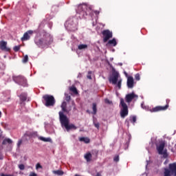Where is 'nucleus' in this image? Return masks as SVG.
<instances>
[{"mask_svg":"<svg viewBox=\"0 0 176 176\" xmlns=\"http://www.w3.org/2000/svg\"><path fill=\"white\" fill-rule=\"evenodd\" d=\"M67 24H68V27L70 28L71 31H75L76 30L78 24L76 22H74V20L70 19L67 21Z\"/></svg>","mask_w":176,"mask_h":176,"instance_id":"4468645a","label":"nucleus"},{"mask_svg":"<svg viewBox=\"0 0 176 176\" xmlns=\"http://www.w3.org/2000/svg\"><path fill=\"white\" fill-rule=\"evenodd\" d=\"M79 141H80V142H85V144L90 143V139L89 138H85V137L80 138Z\"/></svg>","mask_w":176,"mask_h":176,"instance_id":"4be33fe9","label":"nucleus"},{"mask_svg":"<svg viewBox=\"0 0 176 176\" xmlns=\"http://www.w3.org/2000/svg\"><path fill=\"white\" fill-rule=\"evenodd\" d=\"M102 34L103 35V42L104 43L111 39V32L109 30H103Z\"/></svg>","mask_w":176,"mask_h":176,"instance_id":"f8f14e48","label":"nucleus"},{"mask_svg":"<svg viewBox=\"0 0 176 176\" xmlns=\"http://www.w3.org/2000/svg\"><path fill=\"white\" fill-rule=\"evenodd\" d=\"M166 144L164 142H162L159 144V146H157V151L159 153V155H163L164 157L166 159L168 157V154H167V151H164V146Z\"/></svg>","mask_w":176,"mask_h":176,"instance_id":"1a4fd4ad","label":"nucleus"},{"mask_svg":"<svg viewBox=\"0 0 176 176\" xmlns=\"http://www.w3.org/2000/svg\"><path fill=\"white\" fill-rule=\"evenodd\" d=\"M112 60H113V58H111V61H112Z\"/></svg>","mask_w":176,"mask_h":176,"instance_id":"13d9d810","label":"nucleus"},{"mask_svg":"<svg viewBox=\"0 0 176 176\" xmlns=\"http://www.w3.org/2000/svg\"><path fill=\"white\" fill-rule=\"evenodd\" d=\"M84 157L85 160L89 162H91V157H93V155H91V153L88 152L85 155Z\"/></svg>","mask_w":176,"mask_h":176,"instance_id":"6ab92c4d","label":"nucleus"},{"mask_svg":"<svg viewBox=\"0 0 176 176\" xmlns=\"http://www.w3.org/2000/svg\"><path fill=\"white\" fill-rule=\"evenodd\" d=\"M98 155V151H96V152H95V157H96V159H97Z\"/></svg>","mask_w":176,"mask_h":176,"instance_id":"de8ad7c7","label":"nucleus"},{"mask_svg":"<svg viewBox=\"0 0 176 176\" xmlns=\"http://www.w3.org/2000/svg\"><path fill=\"white\" fill-rule=\"evenodd\" d=\"M38 140H40L41 141H43V142H52V138H46L42 136H39Z\"/></svg>","mask_w":176,"mask_h":176,"instance_id":"412c9836","label":"nucleus"},{"mask_svg":"<svg viewBox=\"0 0 176 176\" xmlns=\"http://www.w3.org/2000/svg\"><path fill=\"white\" fill-rule=\"evenodd\" d=\"M0 176H13V175H6L5 173H1Z\"/></svg>","mask_w":176,"mask_h":176,"instance_id":"a18cd8bd","label":"nucleus"},{"mask_svg":"<svg viewBox=\"0 0 176 176\" xmlns=\"http://www.w3.org/2000/svg\"><path fill=\"white\" fill-rule=\"evenodd\" d=\"M58 115L60 122L62 126H65L67 131H69V130H76V126L74 124H69V119H68V117H67L63 111H59Z\"/></svg>","mask_w":176,"mask_h":176,"instance_id":"f03ea898","label":"nucleus"},{"mask_svg":"<svg viewBox=\"0 0 176 176\" xmlns=\"http://www.w3.org/2000/svg\"><path fill=\"white\" fill-rule=\"evenodd\" d=\"M129 120L131 123H133L134 124L137 122V116H132L129 118Z\"/></svg>","mask_w":176,"mask_h":176,"instance_id":"a878e982","label":"nucleus"},{"mask_svg":"<svg viewBox=\"0 0 176 176\" xmlns=\"http://www.w3.org/2000/svg\"><path fill=\"white\" fill-rule=\"evenodd\" d=\"M95 176H101V173H98Z\"/></svg>","mask_w":176,"mask_h":176,"instance_id":"09e8293b","label":"nucleus"},{"mask_svg":"<svg viewBox=\"0 0 176 176\" xmlns=\"http://www.w3.org/2000/svg\"><path fill=\"white\" fill-rule=\"evenodd\" d=\"M125 124H126L127 127H130V122L129 120H125Z\"/></svg>","mask_w":176,"mask_h":176,"instance_id":"ea45409f","label":"nucleus"},{"mask_svg":"<svg viewBox=\"0 0 176 176\" xmlns=\"http://www.w3.org/2000/svg\"><path fill=\"white\" fill-rule=\"evenodd\" d=\"M1 116H2V112L0 111V118H1Z\"/></svg>","mask_w":176,"mask_h":176,"instance_id":"603ef678","label":"nucleus"},{"mask_svg":"<svg viewBox=\"0 0 176 176\" xmlns=\"http://www.w3.org/2000/svg\"><path fill=\"white\" fill-rule=\"evenodd\" d=\"M164 174V176H173V175H171L170 172V170L168 169H165Z\"/></svg>","mask_w":176,"mask_h":176,"instance_id":"7c9ffc66","label":"nucleus"},{"mask_svg":"<svg viewBox=\"0 0 176 176\" xmlns=\"http://www.w3.org/2000/svg\"><path fill=\"white\" fill-rule=\"evenodd\" d=\"M168 170L172 176H176V163L170 164Z\"/></svg>","mask_w":176,"mask_h":176,"instance_id":"2eb2a0df","label":"nucleus"},{"mask_svg":"<svg viewBox=\"0 0 176 176\" xmlns=\"http://www.w3.org/2000/svg\"><path fill=\"white\" fill-rule=\"evenodd\" d=\"M53 174H55V175H64V171L60 170H53Z\"/></svg>","mask_w":176,"mask_h":176,"instance_id":"393cba45","label":"nucleus"},{"mask_svg":"<svg viewBox=\"0 0 176 176\" xmlns=\"http://www.w3.org/2000/svg\"><path fill=\"white\" fill-rule=\"evenodd\" d=\"M43 98L45 101V107H54V104H56L54 96L52 95H44Z\"/></svg>","mask_w":176,"mask_h":176,"instance_id":"39448f33","label":"nucleus"},{"mask_svg":"<svg viewBox=\"0 0 176 176\" xmlns=\"http://www.w3.org/2000/svg\"><path fill=\"white\" fill-rule=\"evenodd\" d=\"M28 137H32L33 138H36L38 137V132H28L26 133Z\"/></svg>","mask_w":176,"mask_h":176,"instance_id":"aec40b11","label":"nucleus"},{"mask_svg":"<svg viewBox=\"0 0 176 176\" xmlns=\"http://www.w3.org/2000/svg\"><path fill=\"white\" fill-rule=\"evenodd\" d=\"M23 63H28V55H25L23 58Z\"/></svg>","mask_w":176,"mask_h":176,"instance_id":"473e14b6","label":"nucleus"},{"mask_svg":"<svg viewBox=\"0 0 176 176\" xmlns=\"http://www.w3.org/2000/svg\"><path fill=\"white\" fill-rule=\"evenodd\" d=\"M41 38H36L34 42L38 47H47L50 45H52L53 43V37L50 34L43 32L41 34Z\"/></svg>","mask_w":176,"mask_h":176,"instance_id":"f257e3e1","label":"nucleus"},{"mask_svg":"<svg viewBox=\"0 0 176 176\" xmlns=\"http://www.w3.org/2000/svg\"><path fill=\"white\" fill-rule=\"evenodd\" d=\"M12 79L15 83L20 85V86H23V87H27V79L24 78L23 76H12Z\"/></svg>","mask_w":176,"mask_h":176,"instance_id":"0eeeda50","label":"nucleus"},{"mask_svg":"<svg viewBox=\"0 0 176 176\" xmlns=\"http://www.w3.org/2000/svg\"><path fill=\"white\" fill-rule=\"evenodd\" d=\"M91 74H92L91 71L88 72V74L87 76V79L91 80Z\"/></svg>","mask_w":176,"mask_h":176,"instance_id":"72a5a7b5","label":"nucleus"},{"mask_svg":"<svg viewBox=\"0 0 176 176\" xmlns=\"http://www.w3.org/2000/svg\"><path fill=\"white\" fill-rule=\"evenodd\" d=\"M134 98H138V95H136L135 94H134V92H132L131 94L126 95L125 101L126 102L130 104V102H131L133 100H134Z\"/></svg>","mask_w":176,"mask_h":176,"instance_id":"9d476101","label":"nucleus"},{"mask_svg":"<svg viewBox=\"0 0 176 176\" xmlns=\"http://www.w3.org/2000/svg\"><path fill=\"white\" fill-rule=\"evenodd\" d=\"M36 170H38V168H42L41 164L39 163L36 164Z\"/></svg>","mask_w":176,"mask_h":176,"instance_id":"58836bf2","label":"nucleus"},{"mask_svg":"<svg viewBox=\"0 0 176 176\" xmlns=\"http://www.w3.org/2000/svg\"><path fill=\"white\" fill-rule=\"evenodd\" d=\"M111 38H112V33H111Z\"/></svg>","mask_w":176,"mask_h":176,"instance_id":"4d7b16f0","label":"nucleus"},{"mask_svg":"<svg viewBox=\"0 0 176 176\" xmlns=\"http://www.w3.org/2000/svg\"><path fill=\"white\" fill-rule=\"evenodd\" d=\"M78 50H82V49H87V45L80 44L78 46Z\"/></svg>","mask_w":176,"mask_h":176,"instance_id":"bb28decb","label":"nucleus"},{"mask_svg":"<svg viewBox=\"0 0 176 176\" xmlns=\"http://www.w3.org/2000/svg\"><path fill=\"white\" fill-rule=\"evenodd\" d=\"M94 13H95V14H96V16H97V15L100 14V11H98V10H94Z\"/></svg>","mask_w":176,"mask_h":176,"instance_id":"c03bdc74","label":"nucleus"},{"mask_svg":"<svg viewBox=\"0 0 176 176\" xmlns=\"http://www.w3.org/2000/svg\"><path fill=\"white\" fill-rule=\"evenodd\" d=\"M65 100L67 102H69L71 101V96L68 94H65Z\"/></svg>","mask_w":176,"mask_h":176,"instance_id":"2f4dec72","label":"nucleus"},{"mask_svg":"<svg viewBox=\"0 0 176 176\" xmlns=\"http://www.w3.org/2000/svg\"><path fill=\"white\" fill-rule=\"evenodd\" d=\"M20 50V45L14 47V52H19Z\"/></svg>","mask_w":176,"mask_h":176,"instance_id":"e433bc0d","label":"nucleus"},{"mask_svg":"<svg viewBox=\"0 0 176 176\" xmlns=\"http://www.w3.org/2000/svg\"><path fill=\"white\" fill-rule=\"evenodd\" d=\"M19 97L20 98V100L22 102H24V101H27V98H28L27 93L23 92L20 96H19Z\"/></svg>","mask_w":176,"mask_h":176,"instance_id":"a211bd4d","label":"nucleus"},{"mask_svg":"<svg viewBox=\"0 0 176 176\" xmlns=\"http://www.w3.org/2000/svg\"><path fill=\"white\" fill-rule=\"evenodd\" d=\"M70 91H72L74 94H78V89H76V87H71L69 88Z\"/></svg>","mask_w":176,"mask_h":176,"instance_id":"c85d7f7f","label":"nucleus"},{"mask_svg":"<svg viewBox=\"0 0 176 176\" xmlns=\"http://www.w3.org/2000/svg\"><path fill=\"white\" fill-rule=\"evenodd\" d=\"M19 168L20 170H24L25 168V166H24V164H21L19 165Z\"/></svg>","mask_w":176,"mask_h":176,"instance_id":"c9c22d12","label":"nucleus"},{"mask_svg":"<svg viewBox=\"0 0 176 176\" xmlns=\"http://www.w3.org/2000/svg\"><path fill=\"white\" fill-rule=\"evenodd\" d=\"M86 9H89V10H93V6H87Z\"/></svg>","mask_w":176,"mask_h":176,"instance_id":"37998d69","label":"nucleus"},{"mask_svg":"<svg viewBox=\"0 0 176 176\" xmlns=\"http://www.w3.org/2000/svg\"><path fill=\"white\" fill-rule=\"evenodd\" d=\"M87 8V6H86V4H79L77 6L76 13L77 14H80L79 15L80 19H85V17L87 16V13L86 12V11H85V10Z\"/></svg>","mask_w":176,"mask_h":176,"instance_id":"423d86ee","label":"nucleus"},{"mask_svg":"<svg viewBox=\"0 0 176 176\" xmlns=\"http://www.w3.org/2000/svg\"><path fill=\"white\" fill-rule=\"evenodd\" d=\"M122 78L119 76V73H113L111 77V82L119 90L122 89Z\"/></svg>","mask_w":176,"mask_h":176,"instance_id":"7ed1b4c3","label":"nucleus"},{"mask_svg":"<svg viewBox=\"0 0 176 176\" xmlns=\"http://www.w3.org/2000/svg\"><path fill=\"white\" fill-rule=\"evenodd\" d=\"M104 102H105V104H111V101L109 100L108 98H105V99H104Z\"/></svg>","mask_w":176,"mask_h":176,"instance_id":"a19ab883","label":"nucleus"},{"mask_svg":"<svg viewBox=\"0 0 176 176\" xmlns=\"http://www.w3.org/2000/svg\"><path fill=\"white\" fill-rule=\"evenodd\" d=\"M3 159V157H0V160H2Z\"/></svg>","mask_w":176,"mask_h":176,"instance_id":"5fc2aeb1","label":"nucleus"},{"mask_svg":"<svg viewBox=\"0 0 176 176\" xmlns=\"http://www.w3.org/2000/svg\"><path fill=\"white\" fill-rule=\"evenodd\" d=\"M120 159V157H119V155L116 154L114 155L113 160L114 163H118Z\"/></svg>","mask_w":176,"mask_h":176,"instance_id":"cd10ccee","label":"nucleus"},{"mask_svg":"<svg viewBox=\"0 0 176 176\" xmlns=\"http://www.w3.org/2000/svg\"><path fill=\"white\" fill-rule=\"evenodd\" d=\"M166 104L165 106H157L153 107L151 112H160L161 111H167L168 109L169 104H170V99L166 100Z\"/></svg>","mask_w":176,"mask_h":176,"instance_id":"6e6552de","label":"nucleus"},{"mask_svg":"<svg viewBox=\"0 0 176 176\" xmlns=\"http://www.w3.org/2000/svg\"><path fill=\"white\" fill-rule=\"evenodd\" d=\"M111 52H115V49L111 48Z\"/></svg>","mask_w":176,"mask_h":176,"instance_id":"864d4df0","label":"nucleus"},{"mask_svg":"<svg viewBox=\"0 0 176 176\" xmlns=\"http://www.w3.org/2000/svg\"><path fill=\"white\" fill-rule=\"evenodd\" d=\"M0 50H2V52H10V48L8 47V42L3 41L0 42Z\"/></svg>","mask_w":176,"mask_h":176,"instance_id":"ddd939ff","label":"nucleus"},{"mask_svg":"<svg viewBox=\"0 0 176 176\" xmlns=\"http://www.w3.org/2000/svg\"><path fill=\"white\" fill-rule=\"evenodd\" d=\"M108 45H111V40H109Z\"/></svg>","mask_w":176,"mask_h":176,"instance_id":"3c124183","label":"nucleus"},{"mask_svg":"<svg viewBox=\"0 0 176 176\" xmlns=\"http://www.w3.org/2000/svg\"><path fill=\"white\" fill-rule=\"evenodd\" d=\"M34 34V31L28 30V32H25L23 37H21V41L22 42H25V41H30L31 36L30 35H32Z\"/></svg>","mask_w":176,"mask_h":176,"instance_id":"9b49d317","label":"nucleus"},{"mask_svg":"<svg viewBox=\"0 0 176 176\" xmlns=\"http://www.w3.org/2000/svg\"><path fill=\"white\" fill-rule=\"evenodd\" d=\"M120 105L121 106L120 115L122 119H124L129 115V107L124 102V99L120 98Z\"/></svg>","mask_w":176,"mask_h":176,"instance_id":"20e7f679","label":"nucleus"},{"mask_svg":"<svg viewBox=\"0 0 176 176\" xmlns=\"http://www.w3.org/2000/svg\"><path fill=\"white\" fill-rule=\"evenodd\" d=\"M60 108L62 109V112L64 113V112H66L67 113H68L69 112V111H71V109H67V102L64 101L62 102L61 105H60Z\"/></svg>","mask_w":176,"mask_h":176,"instance_id":"f3484780","label":"nucleus"},{"mask_svg":"<svg viewBox=\"0 0 176 176\" xmlns=\"http://www.w3.org/2000/svg\"><path fill=\"white\" fill-rule=\"evenodd\" d=\"M94 124L95 127L96 129H98V130L100 129V123H98V122H94Z\"/></svg>","mask_w":176,"mask_h":176,"instance_id":"4c0bfd02","label":"nucleus"},{"mask_svg":"<svg viewBox=\"0 0 176 176\" xmlns=\"http://www.w3.org/2000/svg\"><path fill=\"white\" fill-rule=\"evenodd\" d=\"M127 86L129 89H133L134 87V78L132 76L128 77Z\"/></svg>","mask_w":176,"mask_h":176,"instance_id":"dca6fc26","label":"nucleus"},{"mask_svg":"<svg viewBox=\"0 0 176 176\" xmlns=\"http://www.w3.org/2000/svg\"><path fill=\"white\" fill-rule=\"evenodd\" d=\"M22 142H23L22 140H19V141L18 142V144H17L18 146H20V145H21V143H22Z\"/></svg>","mask_w":176,"mask_h":176,"instance_id":"49530a36","label":"nucleus"},{"mask_svg":"<svg viewBox=\"0 0 176 176\" xmlns=\"http://www.w3.org/2000/svg\"><path fill=\"white\" fill-rule=\"evenodd\" d=\"M29 176H38V175L34 172H31L30 173Z\"/></svg>","mask_w":176,"mask_h":176,"instance_id":"79ce46f5","label":"nucleus"},{"mask_svg":"<svg viewBox=\"0 0 176 176\" xmlns=\"http://www.w3.org/2000/svg\"><path fill=\"white\" fill-rule=\"evenodd\" d=\"M108 80H109V82H111V76H109Z\"/></svg>","mask_w":176,"mask_h":176,"instance_id":"8fccbe9b","label":"nucleus"},{"mask_svg":"<svg viewBox=\"0 0 176 176\" xmlns=\"http://www.w3.org/2000/svg\"><path fill=\"white\" fill-rule=\"evenodd\" d=\"M135 80H140V79H141V78L140 76V74H136L135 75Z\"/></svg>","mask_w":176,"mask_h":176,"instance_id":"f704fd0d","label":"nucleus"},{"mask_svg":"<svg viewBox=\"0 0 176 176\" xmlns=\"http://www.w3.org/2000/svg\"><path fill=\"white\" fill-rule=\"evenodd\" d=\"M13 141L10 138H5L2 142V145H6L7 144H12Z\"/></svg>","mask_w":176,"mask_h":176,"instance_id":"b1692460","label":"nucleus"},{"mask_svg":"<svg viewBox=\"0 0 176 176\" xmlns=\"http://www.w3.org/2000/svg\"><path fill=\"white\" fill-rule=\"evenodd\" d=\"M124 74H125L126 76H127V73H126V72H124Z\"/></svg>","mask_w":176,"mask_h":176,"instance_id":"6e6d98bb","label":"nucleus"},{"mask_svg":"<svg viewBox=\"0 0 176 176\" xmlns=\"http://www.w3.org/2000/svg\"><path fill=\"white\" fill-rule=\"evenodd\" d=\"M92 115H97V103L92 104Z\"/></svg>","mask_w":176,"mask_h":176,"instance_id":"5701e85b","label":"nucleus"},{"mask_svg":"<svg viewBox=\"0 0 176 176\" xmlns=\"http://www.w3.org/2000/svg\"><path fill=\"white\" fill-rule=\"evenodd\" d=\"M118 45V42L116 41V38H112L111 40V46H116Z\"/></svg>","mask_w":176,"mask_h":176,"instance_id":"c756f323","label":"nucleus"}]
</instances>
